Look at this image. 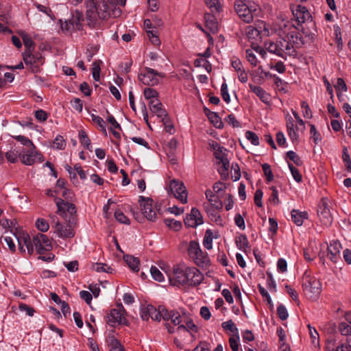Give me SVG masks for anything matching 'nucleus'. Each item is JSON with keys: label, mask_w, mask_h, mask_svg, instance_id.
I'll return each instance as SVG.
<instances>
[{"label": "nucleus", "mask_w": 351, "mask_h": 351, "mask_svg": "<svg viewBox=\"0 0 351 351\" xmlns=\"http://www.w3.org/2000/svg\"><path fill=\"white\" fill-rule=\"evenodd\" d=\"M276 33L280 39L276 42L267 41L265 43L266 49L271 53L276 54L282 58L287 56H295L296 49L301 44L302 40L296 34V27L288 20H279L277 24Z\"/></svg>", "instance_id": "f257e3e1"}, {"label": "nucleus", "mask_w": 351, "mask_h": 351, "mask_svg": "<svg viewBox=\"0 0 351 351\" xmlns=\"http://www.w3.org/2000/svg\"><path fill=\"white\" fill-rule=\"evenodd\" d=\"M162 269L167 276L170 285L173 287H195L204 280V275L197 267L189 266L184 262L174 264L171 267L165 266Z\"/></svg>", "instance_id": "f03ea898"}, {"label": "nucleus", "mask_w": 351, "mask_h": 351, "mask_svg": "<svg viewBox=\"0 0 351 351\" xmlns=\"http://www.w3.org/2000/svg\"><path fill=\"white\" fill-rule=\"evenodd\" d=\"M234 9L239 16L247 23L252 22L254 16H258L260 12V7L258 5L253 3L248 5L241 0L235 2Z\"/></svg>", "instance_id": "7ed1b4c3"}, {"label": "nucleus", "mask_w": 351, "mask_h": 351, "mask_svg": "<svg viewBox=\"0 0 351 351\" xmlns=\"http://www.w3.org/2000/svg\"><path fill=\"white\" fill-rule=\"evenodd\" d=\"M189 256L199 267H207L210 264L208 254L204 252L197 241H191L187 249Z\"/></svg>", "instance_id": "20e7f679"}, {"label": "nucleus", "mask_w": 351, "mask_h": 351, "mask_svg": "<svg viewBox=\"0 0 351 351\" xmlns=\"http://www.w3.org/2000/svg\"><path fill=\"white\" fill-rule=\"evenodd\" d=\"M82 1L83 0H69V1L74 5L80 4ZM84 2L87 8L86 17L90 23H95L98 19L104 20L109 14L106 10L104 11L97 10L94 0H84Z\"/></svg>", "instance_id": "39448f33"}, {"label": "nucleus", "mask_w": 351, "mask_h": 351, "mask_svg": "<svg viewBox=\"0 0 351 351\" xmlns=\"http://www.w3.org/2000/svg\"><path fill=\"white\" fill-rule=\"evenodd\" d=\"M126 0H99L95 1V5L97 6V10L99 11H104L106 10L108 15L105 19L108 17H117L121 14V10L117 8V5H125Z\"/></svg>", "instance_id": "423d86ee"}, {"label": "nucleus", "mask_w": 351, "mask_h": 351, "mask_svg": "<svg viewBox=\"0 0 351 351\" xmlns=\"http://www.w3.org/2000/svg\"><path fill=\"white\" fill-rule=\"evenodd\" d=\"M165 77V73H159L149 67H145L144 71L139 73L138 79L145 85L154 86L159 84V77L163 78Z\"/></svg>", "instance_id": "0eeeda50"}, {"label": "nucleus", "mask_w": 351, "mask_h": 351, "mask_svg": "<svg viewBox=\"0 0 351 351\" xmlns=\"http://www.w3.org/2000/svg\"><path fill=\"white\" fill-rule=\"evenodd\" d=\"M303 280V287L306 294L313 300L317 299L322 291L319 280L309 276H306Z\"/></svg>", "instance_id": "6e6552de"}, {"label": "nucleus", "mask_w": 351, "mask_h": 351, "mask_svg": "<svg viewBox=\"0 0 351 351\" xmlns=\"http://www.w3.org/2000/svg\"><path fill=\"white\" fill-rule=\"evenodd\" d=\"M23 59L25 64L29 66L33 73H38L40 66L44 63V58L41 53H32V51H25L23 53Z\"/></svg>", "instance_id": "1a4fd4ad"}, {"label": "nucleus", "mask_w": 351, "mask_h": 351, "mask_svg": "<svg viewBox=\"0 0 351 351\" xmlns=\"http://www.w3.org/2000/svg\"><path fill=\"white\" fill-rule=\"evenodd\" d=\"M169 193L178 199L181 203L186 204L188 199V193L182 182L172 180L169 184Z\"/></svg>", "instance_id": "9d476101"}, {"label": "nucleus", "mask_w": 351, "mask_h": 351, "mask_svg": "<svg viewBox=\"0 0 351 351\" xmlns=\"http://www.w3.org/2000/svg\"><path fill=\"white\" fill-rule=\"evenodd\" d=\"M139 204L143 215L149 221H154L157 216V209L154 206V201L149 197H139Z\"/></svg>", "instance_id": "9b49d317"}, {"label": "nucleus", "mask_w": 351, "mask_h": 351, "mask_svg": "<svg viewBox=\"0 0 351 351\" xmlns=\"http://www.w3.org/2000/svg\"><path fill=\"white\" fill-rule=\"evenodd\" d=\"M43 160V155L36 150V148H29L21 152V161L25 165H32L36 162Z\"/></svg>", "instance_id": "f8f14e48"}, {"label": "nucleus", "mask_w": 351, "mask_h": 351, "mask_svg": "<svg viewBox=\"0 0 351 351\" xmlns=\"http://www.w3.org/2000/svg\"><path fill=\"white\" fill-rule=\"evenodd\" d=\"M210 145L215 150L214 154L216 159L218 160L219 165H221L220 173H223L226 172L229 168V161L226 154V149L215 142H213Z\"/></svg>", "instance_id": "ddd939ff"}, {"label": "nucleus", "mask_w": 351, "mask_h": 351, "mask_svg": "<svg viewBox=\"0 0 351 351\" xmlns=\"http://www.w3.org/2000/svg\"><path fill=\"white\" fill-rule=\"evenodd\" d=\"M107 322L112 327L126 323L125 310L121 305L110 311V313L107 315Z\"/></svg>", "instance_id": "4468645a"}, {"label": "nucleus", "mask_w": 351, "mask_h": 351, "mask_svg": "<svg viewBox=\"0 0 351 351\" xmlns=\"http://www.w3.org/2000/svg\"><path fill=\"white\" fill-rule=\"evenodd\" d=\"M51 219L54 232L56 233L58 237L67 239L72 238L75 236V232L71 225L60 223L58 220L56 221V216L52 217Z\"/></svg>", "instance_id": "2eb2a0df"}, {"label": "nucleus", "mask_w": 351, "mask_h": 351, "mask_svg": "<svg viewBox=\"0 0 351 351\" xmlns=\"http://www.w3.org/2000/svg\"><path fill=\"white\" fill-rule=\"evenodd\" d=\"M13 237L16 240L19 247L21 252L26 250L29 254H32L34 252L32 241H31L29 235L25 232H17L13 234Z\"/></svg>", "instance_id": "dca6fc26"}, {"label": "nucleus", "mask_w": 351, "mask_h": 351, "mask_svg": "<svg viewBox=\"0 0 351 351\" xmlns=\"http://www.w3.org/2000/svg\"><path fill=\"white\" fill-rule=\"evenodd\" d=\"M32 244L33 248H35L38 253L40 254L45 251L49 250L51 247V241L49 238L41 233L33 237Z\"/></svg>", "instance_id": "f3484780"}, {"label": "nucleus", "mask_w": 351, "mask_h": 351, "mask_svg": "<svg viewBox=\"0 0 351 351\" xmlns=\"http://www.w3.org/2000/svg\"><path fill=\"white\" fill-rule=\"evenodd\" d=\"M141 317L143 320L151 318L154 321H160V306L156 308L152 304L143 305L141 308Z\"/></svg>", "instance_id": "a211bd4d"}, {"label": "nucleus", "mask_w": 351, "mask_h": 351, "mask_svg": "<svg viewBox=\"0 0 351 351\" xmlns=\"http://www.w3.org/2000/svg\"><path fill=\"white\" fill-rule=\"evenodd\" d=\"M161 319L165 321H171L174 326L179 325L182 322L180 314L178 311H168L162 306H160V321Z\"/></svg>", "instance_id": "6ab92c4d"}, {"label": "nucleus", "mask_w": 351, "mask_h": 351, "mask_svg": "<svg viewBox=\"0 0 351 351\" xmlns=\"http://www.w3.org/2000/svg\"><path fill=\"white\" fill-rule=\"evenodd\" d=\"M184 223L186 226L191 228H195L197 226L202 225L204 223V220L199 210L196 208H193L191 213L185 219Z\"/></svg>", "instance_id": "aec40b11"}, {"label": "nucleus", "mask_w": 351, "mask_h": 351, "mask_svg": "<svg viewBox=\"0 0 351 351\" xmlns=\"http://www.w3.org/2000/svg\"><path fill=\"white\" fill-rule=\"evenodd\" d=\"M292 12L298 25H302L311 17L307 8L301 5H298Z\"/></svg>", "instance_id": "412c9836"}, {"label": "nucleus", "mask_w": 351, "mask_h": 351, "mask_svg": "<svg viewBox=\"0 0 351 351\" xmlns=\"http://www.w3.org/2000/svg\"><path fill=\"white\" fill-rule=\"evenodd\" d=\"M341 248V244L337 240L332 241L328 245V256L332 262L337 263L340 259Z\"/></svg>", "instance_id": "4be33fe9"}, {"label": "nucleus", "mask_w": 351, "mask_h": 351, "mask_svg": "<svg viewBox=\"0 0 351 351\" xmlns=\"http://www.w3.org/2000/svg\"><path fill=\"white\" fill-rule=\"evenodd\" d=\"M287 128L288 135L291 140L292 142L298 141L299 138V132H300V130L298 127V125H295L293 123V120L291 117L287 116Z\"/></svg>", "instance_id": "5701e85b"}, {"label": "nucleus", "mask_w": 351, "mask_h": 351, "mask_svg": "<svg viewBox=\"0 0 351 351\" xmlns=\"http://www.w3.org/2000/svg\"><path fill=\"white\" fill-rule=\"evenodd\" d=\"M318 215L325 225H330L332 221L330 210L324 200H322L317 210Z\"/></svg>", "instance_id": "b1692460"}, {"label": "nucleus", "mask_w": 351, "mask_h": 351, "mask_svg": "<svg viewBox=\"0 0 351 351\" xmlns=\"http://www.w3.org/2000/svg\"><path fill=\"white\" fill-rule=\"evenodd\" d=\"M58 207V213L60 215H65L67 212L70 215H73L76 213L75 206L64 200L60 199L56 202Z\"/></svg>", "instance_id": "393cba45"}, {"label": "nucleus", "mask_w": 351, "mask_h": 351, "mask_svg": "<svg viewBox=\"0 0 351 351\" xmlns=\"http://www.w3.org/2000/svg\"><path fill=\"white\" fill-rule=\"evenodd\" d=\"M249 87L252 93H254L262 102L265 104H269L271 102V95L267 93L262 87L252 84H249Z\"/></svg>", "instance_id": "a878e982"}, {"label": "nucleus", "mask_w": 351, "mask_h": 351, "mask_svg": "<svg viewBox=\"0 0 351 351\" xmlns=\"http://www.w3.org/2000/svg\"><path fill=\"white\" fill-rule=\"evenodd\" d=\"M149 106L151 112L155 114L158 118H166L167 112L165 110L162 108V105L159 100L150 101Z\"/></svg>", "instance_id": "bb28decb"}, {"label": "nucleus", "mask_w": 351, "mask_h": 351, "mask_svg": "<svg viewBox=\"0 0 351 351\" xmlns=\"http://www.w3.org/2000/svg\"><path fill=\"white\" fill-rule=\"evenodd\" d=\"M292 221L298 226H301L304 221L307 219L308 214L306 211H300L297 209H293L291 212Z\"/></svg>", "instance_id": "cd10ccee"}, {"label": "nucleus", "mask_w": 351, "mask_h": 351, "mask_svg": "<svg viewBox=\"0 0 351 351\" xmlns=\"http://www.w3.org/2000/svg\"><path fill=\"white\" fill-rule=\"evenodd\" d=\"M206 27L209 31L215 34L218 32L219 24L216 17L210 14H206L204 16Z\"/></svg>", "instance_id": "c85d7f7f"}, {"label": "nucleus", "mask_w": 351, "mask_h": 351, "mask_svg": "<svg viewBox=\"0 0 351 351\" xmlns=\"http://www.w3.org/2000/svg\"><path fill=\"white\" fill-rule=\"evenodd\" d=\"M308 333L311 339V343L315 348H320L319 335L315 328L311 326L310 324L307 326Z\"/></svg>", "instance_id": "c756f323"}, {"label": "nucleus", "mask_w": 351, "mask_h": 351, "mask_svg": "<svg viewBox=\"0 0 351 351\" xmlns=\"http://www.w3.org/2000/svg\"><path fill=\"white\" fill-rule=\"evenodd\" d=\"M254 28L258 31L261 37H267L270 35V31L266 23L263 21H257L254 25Z\"/></svg>", "instance_id": "7c9ffc66"}, {"label": "nucleus", "mask_w": 351, "mask_h": 351, "mask_svg": "<svg viewBox=\"0 0 351 351\" xmlns=\"http://www.w3.org/2000/svg\"><path fill=\"white\" fill-rule=\"evenodd\" d=\"M124 261L133 271L138 272L139 271V261L137 258L127 255L124 256Z\"/></svg>", "instance_id": "2f4dec72"}, {"label": "nucleus", "mask_w": 351, "mask_h": 351, "mask_svg": "<svg viewBox=\"0 0 351 351\" xmlns=\"http://www.w3.org/2000/svg\"><path fill=\"white\" fill-rule=\"evenodd\" d=\"M71 21L76 30H80L82 28V22L84 21L83 14L79 11H76L72 16Z\"/></svg>", "instance_id": "473e14b6"}, {"label": "nucleus", "mask_w": 351, "mask_h": 351, "mask_svg": "<svg viewBox=\"0 0 351 351\" xmlns=\"http://www.w3.org/2000/svg\"><path fill=\"white\" fill-rule=\"evenodd\" d=\"M236 245L238 249L245 251L249 247V242L247 238L244 234H241L236 239Z\"/></svg>", "instance_id": "72a5a7b5"}, {"label": "nucleus", "mask_w": 351, "mask_h": 351, "mask_svg": "<svg viewBox=\"0 0 351 351\" xmlns=\"http://www.w3.org/2000/svg\"><path fill=\"white\" fill-rule=\"evenodd\" d=\"M213 239L214 236L211 230H207L203 239V245L206 249L211 250L213 248Z\"/></svg>", "instance_id": "f704fd0d"}, {"label": "nucleus", "mask_w": 351, "mask_h": 351, "mask_svg": "<svg viewBox=\"0 0 351 351\" xmlns=\"http://www.w3.org/2000/svg\"><path fill=\"white\" fill-rule=\"evenodd\" d=\"M20 36H21L24 45L25 47V51H32L34 46V43L32 40V38L25 32H21L20 33Z\"/></svg>", "instance_id": "c9c22d12"}, {"label": "nucleus", "mask_w": 351, "mask_h": 351, "mask_svg": "<svg viewBox=\"0 0 351 351\" xmlns=\"http://www.w3.org/2000/svg\"><path fill=\"white\" fill-rule=\"evenodd\" d=\"M66 142L64 137L61 135H58L53 141L52 148L58 150H63L65 149Z\"/></svg>", "instance_id": "e433bc0d"}, {"label": "nucleus", "mask_w": 351, "mask_h": 351, "mask_svg": "<svg viewBox=\"0 0 351 351\" xmlns=\"http://www.w3.org/2000/svg\"><path fill=\"white\" fill-rule=\"evenodd\" d=\"M12 138L19 142L23 146H25L27 149L35 148V145L33 142L27 137L23 135L13 136Z\"/></svg>", "instance_id": "4c0bfd02"}, {"label": "nucleus", "mask_w": 351, "mask_h": 351, "mask_svg": "<svg viewBox=\"0 0 351 351\" xmlns=\"http://www.w3.org/2000/svg\"><path fill=\"white\" fill-rule=\"evenodd\" d=\"M221 326L226 331L231 332L232 335H239V330L232 319L223 322Z\"/></svg>", "instance_id": "58836bf2"}, {"label": "nucleus", "mask_w": 351, "mask_h": 351, "mask_svg": "<svg viewBox=\"0 0 351 351\" xmlns=\"http://www.w3.org/2000/svg\"><path fill=\"white\" fill-rule=\"evenodd\" d=\"M206 5L211 12H219L221 10L220 0H205Z\"/></svg>", "instance_id": "ea45409f"}, {"label": "nucleus", "mask_w": 351, "mask_h": 351, "mask_svg": "<svg viewBox=\"0 0 351 351\" xmlns=\"http://www.w3.org/2000/svg\"><path fill=\"white\" fill-rule=\"evenodd\" d=\"M92 269L97 272L110 273L112 268L105 263H95L92 265Z\"/></svg>", "instance_id": "a19ab883"}, {"label": "nucleus", "mask_w": 351, "mask_h": 351, "mask_svg": "<svg viewBox=\"0 0 351 351\" xmlns=\"http://www.w3.org/2000/svg\"><path fill=\"white\" fill-rule=\"evenodd\" d=\"M101 63V61L100 60H95L93 62L92 64V75L93 79L96 82H99L100 80V64Z\"/></svg>", "instance_id": "79ce46f5"}, {"label": "nucleus", "mask_w": 351, "mask_h": 351, "mask_svg": "<svg viewBox=\"0 0 351 351\" xmlns=\"http://www.w3.org/2000/svg\"><path fill=\"white\" fill-rule=\"evenodd\" d=\"M114 216L115 219L121 223L126 225H129L130 223V221L128 217L120 209H117L114 211Z\"/></svg>", "instance_id": "37998d69"}, {"label": "nucleus", "mask_w": 351, "mask_h": 351, "mask_svg": "<svg viewBox=\"0 0 351 351\" xmlns=\"http://www.w3.org/2000/svg\"><path fill=\"white\" fill-rule=\"evenodd\" d=\"M164 221L167 227L174 231H178L182 228V223L174 219L167 218Z\"/></svg>", "instance_id": "c03bdc74"}, {"label": "nucleus", "mask_w": 351, "mask_h": 351, "mask_svg": "<svg viewBox=\"0 0 351 351\" xmlns=\"http://www.w3.org/2000/svg\"><path fill=\"white\" fill-rule=\"evenodd\" d=\"M144 96L146 99L150 101L158 100V92L152 88H146L144 90Z\"/></svg>", "instance_id": "a18cd8bd"}, {"label": "nucleus", "mask_w": 351, "mask_h": 351, "mask_svg": "<svg viewBox=\"0 0 351 351\" xmlns=\"http://www.w3.org/2000/svg\"><path fill=\"white\" fill-rule=\"evenodd\" d=\"M5 157L10 162L14 163L18 160L19 158H21V152L11 149L6 152Z\"/></svg>", "instance_id": "49530a36"}, {"label": "nucleus", "mask_w": 351, "mask_h": 351, "mask_svg": "<svg viewBox=\"0 0 351 351\" xmlns=\"http://www.w3.org/2000/svg\"><path fill=\"white\" fill-rule=\"evenodd\" d=\"M79 138L80 143L87 149H90V141L86 133L84 130H80L79 132Z\"/></svg>", "instance_id": "de8ad7c7"}, {"label": "nucleus", "mask_w": 351, "mask_h": 351, "mask_svg": "<svg viewBox=\"0 0 351 351\" xmlns=\"http://www.w3.org/2000/svg\"><path fill=\"white\" fill-rule=\"evenodd\" d=\"M245 136L253 145H259V138L255 132L247 130L245 133Z\"/></svg>", "instance_id": "09e8293b"}, {"label": "nucleus", "mask_w": 351, "mask_h": 351, "mask_svg": "<svg viewBox=\"0 0 351 351\" xmlns=\"http://www.w3.org/2000/svg\"><path fill=\"white\" fill-rule=\"evenodd\" d=\"M245 56L247 61L251 64L253 66H256L258 63V60L253 51V49H247L245 50Z\"/></svg>", "instance_id": "8fccbe9b"}, {"label": "nucleus", "mask_w": 351, "mask_h": 351, "mask_svg": "<svg viewBox=\"0 0 351 351\" xmlns=\"http://www.w3.org/2000/svg\"><path fill=\"white\" fill-rule=\"evenodd\" d=\"M246 35L250 39H253L256 40H261L263 38L262 37L260 36L258 31L256 29V28H254V26L247 27V28L246 29Z\"/></svg>", "instance_id": "3c124183"}, {"label": "nucleus", "mask_w": 351, "mask_h": 351, "mask_svg": "<svg viewBox=\"0 0 351 351\" xmlns=\"http://www.w3.org/2000/svg\"><path fill=\"white\" fill-rule=\"evenodd\" d=\"M150 273L155 280L158 282H163L165 280L164 275L156 267L152 266Z\"/></svg>", "instance_id": "603ef678"}, {"label": "nucleus", "mask_w": 351, "mask_h": 351, "mask_svg": "<svg viewBox=\"0 0 351 351\" xmlns=\"http://www.w3.org/2000/svg\"><path fill=\"white\" fill-rule=\"evenodd\" d=\"M208 117L216 128H220L222 127V121L216 112H210Z\"/></svg>", "instance_id": "864d4df0"}, {"label": "nucleus", "mask_w": 351, "mask_h": 351, "mask_svg": "<svg viewBox=\"0 0 351 351\" xmlns=\"http://www.w3.org/2000/svg\"><path fill=\"white\" fill-rule=\"evenodd\" d=\"M36 226L40 231L43 232H47L49 228V223L45 219L43 218L37 219L36 221Z\"/></svg>", "instance_id": "5fc2aeb1"}, {"label": "nucleus", "mask_w": 351, "mask_h": 351, "mask_svg": "<svg viewBox=\"0 0 351 351\" xmlns=\"http://www.w3.org/2000/svg\"><path fill=\"white\" fill-rule=\"evenodd\" d=\"M229 343L232 351H238L239 348V335H232L229 338Z\"/></svg>", "instance_id": "6e6d98bb"}, {"label": "nucleus", "mask_w": 351, "mask_h": 351, "mask_svg": "<svg viewBox=\"0 0 351 351\" xmlns=\"http://www.w3.org/2000/svg\"><path fill=\"white\" fill-rule=\"evenodd\" d=\"M92 121L97 124L103 132H106V124L104 119L98 115L90 114Z\"/></svg>", "instance_id": "4d7b16f0"}, {"label": "nucleus", "mask_w": 351, "mask_h": 351, "mask_svg": "<svg viewBox=\"0 0 351 351\" xmlns=\"http://www.w3.org/2000/svg\"><path fill=\"white\" fill-rule=\"evenodd\" d=\"M221 95L226 103L229 104L230 102V97L228 93V84L225 81L221 86Z\"/></svg>", "instance_id": "13d9d810"}, {"label": "nucleus", "mask_w": 351, "mask_h": 351, "mask_svg": "<svg viewBox=\"0 0 351 351\" xmlns=\"http://www.w3.org/2000/svg\"><path fill=\"white\" fill-rule=\"evenodd\" d=\"M204 208L207 214L209 216L212 217V220H215L217 223L221 221L220 216L217 215V212L212 207H209V206L208 205L204 206Z\"/></svg>", "instance_id": "bf43d9fd"}, {"label": "nucleus", "mask_w": 351, "mask_h": 351, "mask_svg": "<svg viewBox=\"0 0 351 351\" xmlns=\"http://www.w3.org/2000/svg\"><path fill=\"white\" fill-rule=\"evenodd\" d=\"M60 22L62 30L66 32L77 31L74 25L72 24L71 19L66 20L64 21H62V20H60Z\"/></svg>", "instance_id": "052dcab7"}, {"label": "nucleus", "mask_w": 351, "mask_h": 351, "mask_svg": "<svg viewBox=\"0 0 351 351\" xmlns=\"http://www.w3.org/2000/svg\"><path fill=\"white\" fill-rule=\"evenodd\" d=\"M301 108L302 109V113L304 118L311 119L313 117V113L308 104L306 101L301 103Z\"/></svg>", "instance_id": "680f3d73"}, {"label": "nucleus", "mask_w": 351, "mask_h": 351, "mask_svg": "<svg viewBox=\"0 0 351 351\" xmlns=\"http://www.w3.org/2000/svg\"><path fill=\"white\" fill-rule=\"evenodd\" d=\"M262 169L266 176L267 180L268 182L272 181L274 179V176L270 165L267 163H264L262 165Z\"/></svg>", "instance_id": "e2e57ef3"}, {"label": "nucleus", "mask_w": 351, "mask_h": 351, "mask_svg": "<svg viewBox=\"0 0 351 351\" xmlns=\"http://www.w3.org/2000/svg\"><path fill=\"white\" fill-rule=\"evenodd\" d=\"M277 313L280 319L282 320H286L288 318V311L286 307L282 304H280L277 307Z\"/></svg>", "instance_id": "0e129e2a"}, {"label": "nucleus", "mask_w": 351, "mask_h": 351, "mask_svg": "<svg viewBox=\"0 0 351 351\" xmlns=\"http://www.w3.org/2000/svg\"><path fill=\"white\" fill-rule=\"evenodd\" d=\"M289 168L291 171V175L293 179L297 182H300L302 180V176L298 170L292 164L288 163Z\"/></svg>", "instance_id": "69168bd1"}, {"label": "nucleus", "mask_w": 351, "mask_h": 351, "mask_svg": "<svg viewBox=\"0 0 351 351\" xmlns=\"http://www.w3.org/2000/svg\"><path fill=\"white\" fill-rule=\"evenodd\" d=\"M287 158L292 160L296 165H302V160L297 155L295 152L293 151H289L287 153Z\"/></svg>", "instance_id": "338daca9"}, {"label": "nucleus", "mask_w": 351, "mask_h": 351, "mask_svg": "<svg viewBox=\"0 0 351 351\" xmlns=\"http://www.w3.org/2000/svg\"><path fill=\"white\" fill-rule=\"evenodd\" d=\"M335 351H351V337L347 339V343L338 346Z\"/></svg>", "instance_id": "774afa93"}]
</instances>
